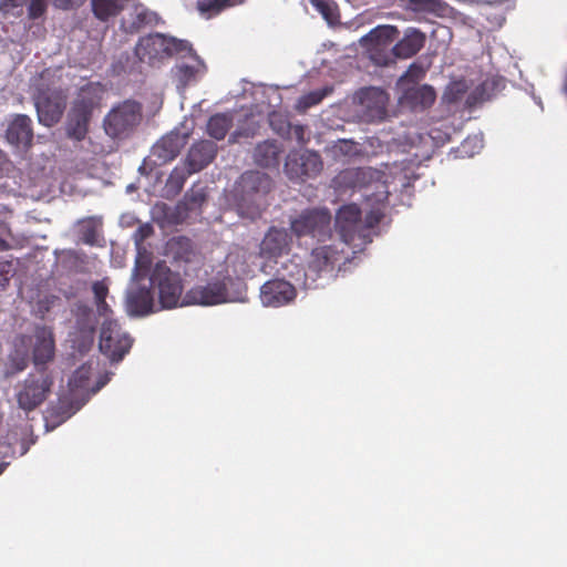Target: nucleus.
<instances>
[{"label": "nucleus", "instance_id": "nucleus-1", "mask_svg": "<svg viewBox=\"0 0 567 567\" xmlns=\"http://www.w3.org/2000/svg\"><path fill=\"white\" fill-rule=\"evenodd\" d=\"M374 189V193L365 194L364 210L367 217L364 221L361 219V209L355 204L344 205L338 210L336 227L340 238L339 243L321 245L312 249L305 271V286L307 288L317 287V279L331 274L334 264L344 252L346 246L361 248L370 240V228L381 219L383 204L389 194L384 183H375Z\"/></svg>", "mask_w": 567, "mask_h": 567}, {"label": "nucleus", "instance_id": "nucleus-2", "mask_svg": "<svg viewBox=\"0 0 567 567\" xmlns=\"http://www.w3.org/2000/svg\"><path fill=\"white\" fill-rule=\"evenodd\" d=\"M54 73L51 70H45L38 79H34L32 84L38 120L48 127L61 120L66 103L65 93L55 86Z\"/></svg>", "mask_w": 567, "mask_h": 567}, {"label": "nucleus", "instance_id": "nucleus-3", "mask_svg": "<svg viewBox=\"0 0 567 567\" xmlns=\"http://www.w3.org/2000/svg\"><path fill=\"white\" fill-rule=\"evenodd\" d=\"M246 300V285L231 277L195 286L185 295L186 305L214 306L225 302H245Z\"/></svg>", "mask_w": 567, "mask_h": 567}, {"label": "nucleus", "instance_id": "nucleus-4", "mask_svg": "<svg viewBox=\"0 0 567 567\" xmlns=\"http://www.w3.org/2000/svg\"><path fill=\"white\" fill-rule=\"evenodd\" d=\"M271 189V179L262 172H246L236 186L238 214L256 218L266 206V195Z\"/></svg>", "mask_w": 567, "mask_h": 567}, {"label": "nucleus", "instance_id": "nucleus-5", "mask_svg": "<svg viewBox=\"0 0 567 567\" xmlns=\"http://www.w3.org/2000/svg\"><path fill=\"white\" fill-rule=\"evenodd\" d=\"M101 87L93 83L81 87L68 117L66 133L69 137L76 141H82L85 137L91 112L101 100Z\"/></svg>", "mask_w": 567, "mask_h": 567}, {"label": "nucleus", "instance_id": "nucleus-6", "mask_svg": "<svg viewBox=\"0 0 567 567\" xmlns=\"http://www.w3.org/2000/svg\"><path fill=\"white\" fill-rule=\"evenodd\" d=\"M142 121V107L127 100L113 106L103 120V127L111 138L128 137Z\"/></svg>", "mask_w": 567, "mask_h": 567}, {"label": "nucleus", "instance_id": "nucleus-7", "mask_svg": "<svg viewBox=\"0 0 567 567\" xmlns=\"http://www.w3.org/2000/svg\"><path fill=\"white\" fill-rule=\"evenodd\" d=\"M151 286L157 291V301L161 309H172L184 306L182 300L183 285L177 272L172 271L164 262H157L151 277Z\"/></svg>", "mask_w": 567, "mask_h": 567}, {"label": "nucleus", "instance_id": "nucleus-8", "mask_svg": "<svg viewBox=\"0 0 567 567\" xmlns=\"http://www.w3.org/2000/svg\"><path fill=\"white\" fill-rule=\"evenodd\" d=\"M192 53L188 42L167 38L164 34L156 33L140 40L135 48V53L141 61L154 63L174 53Z\"/></svg>", "mask_w": 567, "mask_h": 567}, {"label": "nucleus", "instance_id": "nucleus-9", "mask_svg": "<svg viewBox=\"0 0 567 567\" xmlns=\"http://www.w3.org/2000/svg\"><path fill=\"white\" fill-rule=\"evenodd\" d=\"M52 384L51 377L43 371L29 374L16 389L19 408L30 412L40 406L48 399Z\"/></svg>", "mask_w": 567, "mask_h": 567}, {"label": "nucleus", "instance_id": "nucleus-10", "mask_svg": "<svg viewBox=\"0 0 567 567\" xmlns=\"http://www.w3.org/2000/svg\"><path fill=\"white\" fill-rule=\"evenodd\" d=\"M330 219L331 216L327 209H313L292 219L290 226L297 237L310 236L323 243L326 238L331 239Z\"/></svg>", "mask_w": 567, "mask_h": 567}, {"label": "nucleus", "instance_id": "nucleus-11", "mask_svg": "<svg viewBox=\"0 0 567 567\" xmlns=\"http://www.w3.org/2000/svg\"><path fill=\"white\" fill-rule=\"evenodd\" d=\"M100 350L112 361H120L132 347L131 337L124 332L116 321L105 317L100 334Z\"/></svg>", "mask_w": 567, "mask_h": 567}, {"label": "nucleus", "instance_id": "nucleus-12", "mask_svg": "<svg viewBox=\"0 0 567 567\" xmlns=\"http://www.w3.org/2000/svg\"><path fill=\"white\" fill-rule=\"evenodd\" d=\"M398 35V30L391 25H379L360 39V43L368 48L371 59L379 65H385L391 60L383 54L392 51V42Z\"/></svg>", "mask_w": 567, "mask_h": 567}, {"label": "nucleus", "instance_id": "nucleus-13", "mask_svg": "<svg viewBox=\"0 0 567 567\" xmlns=\"http://www.w3.org/2000/svg\"><path fill=\"white\" fill-rule=\"evenodd\" d=\"M322 169V163L312 151L291 152L286 161L285 171L290 179L313 177Z\"/></svg>", "mask_w": 567, "mask_h": 567}, {"label": "nucleus", "instance_id": "nucleus-14", "mask_svg": "<svg viewBox=\"0 0 567 567\" xmlns=\"http://www.w3.org/2000/svg\"><path fill=\"white\" fill-rule=\"evenodd\" d=\"M21 344H28L32 349V359L34 365L47 364L54 358L55 344L52 330L48 327H37L33 333L28 338H21Z\"/></svg>", "mask_w": 567, "mask_h": 567}, {"label": "nucleus", "instance_id": "nucleus-15", "mask_svg": "<svg viewBox=\"0 0 567 567\" xmlns=\"http://www.w3.org/2000/svg\"><path fill=\"white\" fill-rule=\"evenodd\" d=\"M295 298L296 290L293 286L286 280H269L260 288V301L265 307H282L291 302Z\"/></svg>", "mask_w": 567, "mask_h": 567}, {"label": "nucleus", "instance_id": "nucleus-16", "mask_svg": "<svg viewBox=\"0 0 567 567\" xmlns=\"http://www.w3.org/2000/svg\"><path fill=\"white\" fill-rule=\"evenodd\" d=\"M188 132H181L178 130H174L163 136L152 147V157L155 158L154 164L162 165L174 159L186 144Z\"/></svg>", "mask_w": 567, "mask_h": 567}, {"label": "nucleus", "instance_id": "nucleus-17", "mask_svg": "<svg viewBox=\"0 0 567 567\" xmlns=\"http://www.w3.org/2000/svg\"><path fill=\"white\" fill-rule=\"evenodd\" d=\"M400 91L399 102L402 107L411 110L426 109L435 101V92L429 85H406L398 87Z\"/></svg>", "mask_w": 567, "mask_h": 567}, {"label": "nucleus", "instance_id": "nucleus-18", "mask_svg": "<svg viewBox=\"0 0 567 567\" xmlns=\"http://www.w3.org/2000/svg\"><path fill=\"white\" fill-rule=\"evenodd\" d=\"M359 101L363 116L368 121L380 120L385 115L388 95L383 90L377 87L362 90L359 94Z\"/></svg>", "mask_w": 567, "mask_h": 567}, {"label": "nucleus", "instance_id": "nucleus-19", "mask_svg": "<svg viewBox=\"0 0 567 567\" xmlns=\"http://www.w3.org/2000/svg\"><path fill=\"white\" fill-rule=\"evenodd\" d=\"M78 330L72 333V342L74 348L83 352L93 342L94 320L91 310L83 306L78 308Z\"/></svg>", "mask_w": 567, "mask_h": 567}, {"label": "nucleus", "instance_id": "nucleus-20", "mask_svg": "<svg viewBox=\"0 0 567 567\" xmlns=\"http://www.w3.org/2000/svg\"><path fill=\"white\" fill-rule=\"evenodd\" d=\"M126 309L132 316H144L162 310L148 289H130L126 298Z\"/></svg>", "mask_w": 567, "mask_h": 567}, {"label": "nucleus", "instance_id": "nucleus-21", "mask_svg": "<svg viewBox=\"0 0 567 567\" xmlns=\"http://www.w3.org/2000/svg\"><path fill=\"white\" fill-rule=\"evenodd\" d=\"M291 237L286 229L270 228L260 244V255L264 258H276L289 248Z\"/></svg>", "mask_w": 567, "mask_h": 567}, {"label": "nucleus", "instance_id": "nucleus-22", "mask_svg": "<svg viewBox=\"0 0 567 567\" xmlns=\"http://www.w3.org/2000/svg\"><path fill=\"white\" fill-rule=\"evenodd\" d=\"M216 154V145L209 141H200L192 146L187 155L189 173H195L207 166Z\"/></svg>", "mask_w": 567, "mask_h": 567}, {"label": "nucleus", "instance_id": "nucleus-23", "mask_svg": "<svg viewBox=\"0 0 567 567\" xmlns=\"http://www.w3.org/2000/svg\"><path fill=\"white\" fill-rule=\"evenodd\" d=\"M32 136L31 120L27 115H17L7 130L8 141L17 146H29Z\"/></svg>", "mask_w": 567, "mask_h": 567}, {"label": "nucleus", "instance_id": "nucleus-24", "mask_svg": "<svg viewBox=\"0 0 567 567\" xmlns=\"http://www.w3.org/2000/svg\"><path fill=\"white\" fill-rule=\"evenodd\" d=\"M153 228L148 224L141 225L134 233L133 239L137 249V256L135 259V268L132 272V280H138L142 271H144L150 264V256L146 250L142 247L144 239L151 236Z\"/></svg>", "mask_w": 567, "mask_h": 567}, {"label": "nucleus", "instance_id": "nucleus-25", "mask_svg": "<svg viewBox=\"0 0 567 567\" xmlns=\"http://www.w3.org/2000/svg\"><path fill=\"white\" fill-rule=\"evenodd\" d=\"M425 35L415 30L409 29L403 39L392 48V52L399 58H410L417 53L424 45Z\"/></svg>", "mask_w": 567, "mask_h": 567}, {"label": "nucleus", "instance_id": "nucleus-26", "mask_svg": "<svg viewBox=\"0 0 567 567\" xmlns=\"http://www.w3.org/2000/svg\"><path fill=\"white\" fill-rule=\"evenodd\" d=\"M154 14L142 6L126 8L122 17V28L126 32H136L141 27L152 23Z\"/></svg>", "mask_w": 567, "mask_h": 567}, {"label": "nucleus", "instance_id": "nucleus-27", "mask_svg": "<svg viewBox=\"0 0 567 567\" xmlns=\"http://www.w3.org/2000/svg\"><path fill=\"white\" fill-rule=\"evenodd\" d=\"M205 72L204 63L197 58L192 56L189 63L182 62L175 68V78L178 85L185 87L189 83L196 81Z\"/></svg>", "mask_w": 567, "mask_h": 567}, {"label": "nucleus", "instance_id": "nucleus-28", "mask_svg": "<svg viewBox=\"0 0 567 567\" xmlns=\"http://www.w3.org/2000/svg\"><path fill=\"white\" fill-rule=\"evenodd\" d=\"M166 252L174 260L190 261L195 255L190 240L186 237H173L167 241Z\"/></svg>", "mask_w": 567, "mask_h": 567}, {"label": "nucleus", "instance_id": "nucleus-29", "mask_svg": "<svg viewBox=\"0 0 567 567\" xmlns=\"http://www.w3.org/2000/svg\"><path fill=\"white\" fill-rule=\"evenodd\" d=\"M280 148L274 142H264L259 144L254 153L255 162L264 167L278 165Z\"/></svg>", "mask_w": 567, "mask_h": 567}, {"label": "nucleus", "instance_id": "nucleus-30", "mask_svg": "<svg viewBox=\"0 0 567 567\" xmlns=\"http://www.w3.org/2000/svg\"><path fill=\"white\" fill-rule=\"evenodd\" d=\"M244 0H199L197 9L207 19L218 14L223 10L241 4Z\"/></svg>", "mask_w": 567, "mask_h": 567}, {"label": "nucleus", "instance_id": "nucleus-31", "mask_svg": "<svg viewBox=\"0 0 567 567\" xmlns=\"http://www.w3.org/2000/svg\"><path fill=\"white\" fill-rule=\"evenodd\" d=\"M231 121V116L228 114H216L212 116L207 123L208 134L216 140H223L230 128Z\"/></svg>", "mask_w": 567, "mask_h": 567}, {"label": "nucleus", "instance_id": "nucleus-32", "mask_svg": "<svg viewBox=\"0 0 567 567\" xmlns=\"http://www.w3.org/2000/svg\"><path fill=\"white\" fill-rule=\"evenodd\" d=\"M91 6L94 16L102 21L115 16L121 9L120 0H91Z\"/></svg>", "mask_w": 567, "mask_h": 567}, {"label": "nucleus", "instance_id": "nucleus-33", "mask_svg": "<svg viewBox=\"0 0 567 567\" xmlns=\"http://www.w3.org/2000/svg\"><path fill=\"white\" fill-rule=\"evenodd\" d=\"M93 293L97 307V311L101 316L107 317L110 312L109 305L105 301V298L107 296L109 288L105 285L104 281H96L94 282L93 287Z\"/></svg>", "mask_w": 567, "mask_h": 567}, {"label": "nucleus", "instance_id": "nucleus-34", "mask_svg": "<svg viewBox=\"0 0 567 567\" xmlns=\"http://www.w3.org/2000/svg\"><path fill=\"white\" fill-rule=\"evenodd\" d=\"M425 74V69L420 64H412L406 72L399 79L398 87H404L406 85H416V82L421 80Z\"/></svg>", "mask_w": 567, "mask_h": 567}, {"label": "nucleus", "instance_id": "nucleus-35", "mask_svg": "<svg viewBox=\"0 0 567 567\" xmlns=\"http://www.w3.org/2000/svg\"><path fill=\"white\" fill-rule=\"evenodd\" d=\"M483 148V136L474 134L463 141L460 147L461 156L472 157Z\"/></svg>", "mask_w": 567, "mask_h": 567}, {"label": "nucleus", "instance_id": "nucleus-36", "mask_svg": "<svg viewBox=\"0 0 567 567\" xmlns=\"http://www.w3.org/2000/svg\"><path fill=\"white\" fill-rule=\"evenodd\" d=\"M93 369L91 365H82L78 369L69 381L72 389H85L86 381L89 380Z\"/></svg>", "mask_w": 567, "mask_h": 567}, {"label": "nucleus", "instance_id": "nucleus-37", "mask_svg": "<svg viewBox=\"0 0 567 567\" xmlns=\"http://www.w3.org/2000/svg\"><path fill=\"white\" fill-rule=\"evenodd\" d=\"M51 1L53 2V4L55 7H59V8H66L70 2V0H51ZM45 6H47V0H31L30 7H29L30 16L32 18L40 17L44 12Z\"/></svg>", "mask_w": 567, "mask_h": 567}, {"label": "nucleus", "instance_id": "nucleus-38", "mask_svg": "<svg viewBox=\"0 0 567 567\" xmlns=\"http://www.w3.org/2000/svg\"><path fill=\"white\" fill-rule=\"evenodd\" d=\"M467 90L468 85L465 80L454 81L447 86L444 96L449 101H457Z\"/></svg>", "mask_w": 567, "mask_h": 567}, {"label": "nucleus", "instance_id": "nucleus-39", "mask_svg": "<svg viewBox=\"0 0 567 567\" xmlns=\"http://www.w3.org/2000/svg\"><path fill=\"white\" fill-rule=\"evenodd\" d=\"M310 2L326 20L332 21L336 18L334 8L331 3L323 0H310Z\"/></svg>", "mask_w": 567, "mask_h": 567}, {"label": "nucleus", "instance_id": "nucleus-40", "mask_svg": "<svg viewBox=\"0 0 567 567\" xmlns=\"http://www.w3.org/2000/svg\"><path fill=\"white\" fill-rule=\"evenodd\" d=\"M323 96L324 93L311 92L310 94L300 97V100L298 101V107L305 110L311 105L319 103Z\"/></svg>", "mask_w": 567, "mask_h": 567}, {"label": "nucleus", "instance_id": "nucleus-41", "mask_svg": "<svg viewBox=\"0 0 567 567\" xmlns=\"http://www.w3.org/2000/svg\"><path fill=\"white\" fill-rule=\"evenodd\" d=\"M435 0H409L413 10H429L433 8Z\"/></svg>", "mask_w": 567, "mask_h": 567}, {"label": "nucleus", "instance_id": "nucleus-42", "mask_svg": "<svg viewBox=\"0 0 567 567\" xmlns=\"http://www.w3.org/2000/svg\"><path fill=\"white\" fill-rule=\"evenodd\" d=\"M186 199L189 202V208H194L204 200V194L202 192L192 193L190 195H186Z\"/></svg>", "mask_w": 567, "mask_h": 567}, {"label": "nucleus", "instance_id": "nucleus-43", "mask_svg": "<svg viewBox=\"0 0 567 567\" xmlns=\"http://www.w3.org/2000/svg\"><path fill=\"white\" fill-rule=\"evenodd\" d=\"M12 361L14 363V369L12 372L21 371L27 367V357L25 355H23L22 358H20L17 361H16V359H12Z\"/></svg>", "mask_w": 567, "mask_h": 567}, {"label": "nucleus", "instance_id": "nucleus-44", "mask_svg": "<svg viewBox=\"0 0 567 567\" xmlns=\"http://www.w3.org/2000/svg\"><path fill=\"white\" fill-rule=\"evenodd\" d=\"M0 454H3L6 456L14 454V450L12 449L11 443H9L8 445L0 443Z\"/></svg>", "mask_w": 567, "mask_h": 567}, {"label": "nucleus", "instance_id": "nucleus-45", "mask_svg": "<svg viewBox=\"0 0 567 567\" xmlns=\"http://www.w3.org/2000/svg\"><path fill=\"white\" fill-rule=\"evenodd\" d=\"M369 173H370V171H359V172H355V173H354V172L349 171V172H346L343 175H344V177H350V176H353V175H357V176H359V175L365 176V175H367V174H369Z\"/></svg>", "mask_w": 567, "mask_h": 567}, {"label": "nucleus", "instance_id": "nucleus-46", "mask_svg": "<svg viewBox=\"0 0 567 567\" xmlns=\"http://www.w3.org/2000/svg\"><path fill=\"white\" fill-rule=\"evenodd\" d=\"M8 465V463L6 462H0V474L4 471L6 466Z\"/></svg>", "mask_w": 567, "mask_h": 567}, {"label": "nucleus", "instance_id": "nucleus-47", "mask_svg": "<svg viewBox=\"0 0 567 567\" xmlns=\"http://www.w3.org/2000/svg\"><path fill=\"white\" fill-rule=\"evenodd\" d=\"M105 383H106V380L103 381L102 383H100L99 386L93 390V392H96L97 390H100L102 386H104Z\"/></svg>", "mask_w": 567, "mask_h": 567}, {"label": "nucleus", "instance_id": "nucleus-48", "mask_svg": "<svg viewBox=\"0 0 567 567\" xmlns=\"http://www.w3.org/2000/svg\"><path fill=\"white\" fill-rule=\"evenodd\" d=\"M4 248V241L2 239H0V250H2Z\"/></svg>", "mask_w": 567, "mask_h": 567}, {"label": "nucleus", "instance_id": "nucleus-49", "mask_svg": "<svg viewBox=\"0 0 567 567\" xmlns=\"http://www.w3.org/2000/svg\"><path fill=\"white\" fill-rule=\"evenodd\" d=\"M260 269H261L264 272L268 274V271H267V269H266V265H261V266H260Z\"/></svg>", "mask_w": 567, "mask_h": 567}, {"label": "nucleus", "instance_id": "nucleus-50", "mask_svg": "<svg viewBox=\"0 0 567 567\" xmlns=\"http://www.w3.org/2000/svg\"><path fill=\"white\" fill-rule=\"evenodd\" d=\"M344 146V147H349L350 145L348 144V142H342L341 143V147Z\"/></svg>", "mask_w": 567, "mask_h": 567}, {"label": "nucleus", "instance_id": "nucleus-51", "mask_svg": "<svg viewBox=\"0 0 567 567\" xmlns=\"http://www.w3.org/2000/svg\"><path fill=\"white\" fill-rule=\"evenodd\" d=\"M182 184H183V181H179V182L177 183V187H178V188H181V187H182Z\"/></svg>", "mask_w": 567, "mask_h": 567}, {"label": "nucleus", "instance_id": "nucleus-52", "mask_svg": "<svg viewBox=\"0 0 567 567\" xmlns=\"http://www.w3.org/2000/svg\"><path fill=\"white\" fill-rule=\"evenodd\" d=\"M19 3L16 1V0H12V6L16 7L18 6Z\"/></svg>", "mask_w": 567, "mask_h": 567}, {"label": "nucleus", "instance_id": "nucleus-53", "mask_svg": "<svg viewBox=\"0 0 567 567\" xmlns=\"http://www.w3.org/2000/svg\"><path fill=\"white\" fill-rule=\"evenodd\" d=\"M175 179V176L172 174L169 177V182H173Z\"/></svg>", "mask_w": 567, "mask_h": 567}]
</instances>
